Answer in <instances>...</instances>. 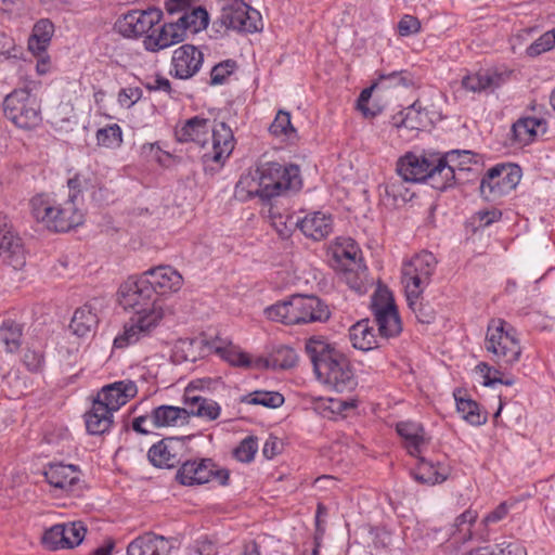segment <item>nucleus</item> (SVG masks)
I'll return each instance as SVG.
<instances>
[{"mask_svg": "<svg viewBox=\"0 0 555 555\" xmlns=\"http://www.w3.org/2000/svg\"><path fill=\"white\" fill-rule=\"evenodd\" d=\"M305 350L313 365L317 379L336 392L352 391L357 377L348 358L325 338L310 337Z\"/></svg>", "mask_w": 555, "mask_h": 555, "instance_id": "nucleus-1", "label": "nucleus"}, {"mask_svg": "<svg viewBox=\"0 0 555 555\" xmlns=\"http://www.w3.org/2000/svg\"><path fill=\"white\" fill-rule=\"evenodd\" d=\"M33 217L47 229L66 232L83 222V214L76 206V195L60 198L57 194L41 193L30 199Z\"/></svg>", "mask_w": 555, "mask_h": 555, "instance_id": "nucleus-2", "label": "nucleus"}, {"mask_svg": "<svg viewBox=\"0 0 555 555\" xmlns=\"http://www.w3.org/2000/svg\"><path fill=\"white\" fill-rule=\"evenodd\" d=\"M266 317L285 325H300L325 322L331 312L325 302L317 296L295 294L264 309Z\"/></svg>", "mask_w": 555, "mask_h": 555, "instance_id": "nucleus-3", "label": "nucleus"}, {"mask_svg": "<svg viewBox=\"0 0 555 555\" xmlns=\"http://www.w3.org/2000/svg\"><path fill=\"white\" fill-rule=\"evenodd\" d=\"M256 177L262 188L263 201L289 191H299L302 186L300 168L294 164L259 160L256 164Z\"/></svg>", "mask_w": 555, "mask_h": 555, "instance_id": "nucleus-4", "label": "nucleus"}, {"mask_svg": "<svg viewBox=\"0 0 555 555\" xmlns=\"http://www.w3.org/2000/svg\"><path fill=\"white\" fill-rule=\"evenodd\" d=\"M396 170L404 182H426L433 189L443 191L439 154L408 152L398 159Z\"/></svg>", "mask_w": 555, "mask_h": 555, "instance_id": "nucleus-5", "label": "nucleus"}, {"mask_svg": "<svg viewBox=\"0 0 555 555\" xmlns=\"http://www.w3.org/2000/svg\"><path fill=\"white\" fill-rule=\"evenodd\" d=\"M2 109L4 117L23 130L35 129L42 121L40 103L27 88L10 92L3 100Z\"/></svg>", "mask_w": 555, "mask_h": 555, "instance_id": "nucleus-6", "label": "nucleus"}, {"mask_svg": "<svg viewBox=\"0 0 555 555\" xmlns=\"http://www.w3.org/2000/svg\"><path fill=\"white\" fill-rule=\"evenodd\" d=\"M164 315V306L134 310V314L125 323L122 332L115 337L114 347L121 349L145 341L153 336Z\"/></svg>", "mask_w": 555, "mask_h": 555, "instance_id": "nucleus-7", "label": "nucleus"}, {"mask_svg": "<svg viewBox=\"0 0 555 555\" xmlns=\"http://www.w3.org/2000/svg\"><path fill=\"white\" fill-rule=\"evenodd\" d=\"M166 10L169 14L181 13L176 22L160 26L159 35H178V31L196 35L205 30L209 24V14L201 5L190 7L189 0H168Z\"/></svg>", "mask_w": 555, "mask_h": 555, "instance_id": "nucleus-8", "label": "nucleus"}, {"mask_svg": "<svg viewBox=\"0 0 555 555\" xmlns=\"http://www.w3.org/2000/svg\"><path fill=\"white\" fill-rule=\"evenodd\" d=\"M486 349L493 354V360L500 367L513 365L519 361L521 348L515 336L504 331V321H493L488 326Z\"/></svg>", "mask_w": 555, "mask_h": 555, "instance_id": "nucleus-9", "label": "nucleus"}, {"mask_svg": "<svg viewBox=\"0 0 555 555\" xmlns=\"http://www.w3.org/2000/svg\"><path fill=\"white\" fill-rule=\"evenodd\" d=\"M437 266L433 253L422 251L402 266V283L406 297L420 298L425 287L430 283Z\"/></svg>", "mask_w": 555, "mask_h": 555, "instance_id": "nucleus-10", "label": "nucleus"}, {"mask_svg": "<svg viewBox=\"0 0 555 555\" xmlns=\"http://www.w3.org/2000/svg\"><path fill=\"white\" fill-rule=\"evenodd\" d=\"M520 179L521 169L518 165L512 163L498 164L491 167L481 179V196L489 202L496 201L513 191Z\"/></svg>", "mask_w": 555, "mask_h": 555, "instance_id": "nucleus-11", "label": "nucleus"}, {"mask_svg": "<svg viewBox=\"0 0 555 555\" xmlns=\"http://www.w3.org/2000/svg\"><path fill=\"white\" fill-rule=\"evenodd\" d=\"M219 22L229 30L254 34L263 28L260 13L243 0H221Z\"/></svg>", "mask_w": 555, "mask_h": 555, "instance_id": "nucleus-12", "label": "nucleus"}, {"mask_svg": "<svg viewBox=\"0 0 555 555\" xmlns=\"http://www.w3.org/2000/svg\"><path fill=\"white\" fill-rule=\"evenodd\" d=\"M189 423V414L184 408L163 404L153 408L150 413L133 418L132 429L147 435L153 429L182 426Z\"/></svg>", "mask_w": 555, "mask_h": 555, "instance_id": "nucleus-13", "label": "nucleus"}, {"mask_svg": "<svg viewBox=\"0 0 555 555\" xmlns=\"http://www.w3.org/2000/svg\"><path fill=\"white\" fill-rule=\"evenodd\" d=\"M119 302L125 308L139 310L152 306H164V300L155 294L147 276H130L118 291Z\"/></svg>", "mask_w": 555, "mask_h": 555, "instance_id": "nucleus-14", "label": "nucleus"}, {"mask_svg": "<svg viewBox=\"0 0 555 555\" xmlns=\"http://www.w3.org/2000/svg\"><path fill=\"white\" fill-rule=\"evenodd\" d=\"M371 309L383 337H395L402 331L401 320L393 298L387 289H378L372 296Z\"/></svg>", "mask_w": 555, "mask_h": 555, "instance_id": "nucleus-15", "label": "nucleus"}, {"mask_svg": "<svg viewBox=\"0 0 555 555\" xmlns=\"http://www.w3.org/2000/svg\"><path fill=\"white\" fill-rule=\"evenodd\" d=\"M212 146L203 154L202 159L207 168L211 163L221 167L234 150L235 140L232 129L224 122L218 121L210 126Z\"/></svg>", "mask_w": 555, "mask_h": 555, "instance_id": "nucleus-16", "label": "nucleus"}, {"mask_svg": "<svg viewBox=\"0 0 555 555\" xmlns=\"http://www.w3.org/2000/svg\"><path fill=\"white\" fill-rule=\"evenodd\" d=\"M474 154L467 150H452L443 155L439 154V166L443 191L453 188L462 180V173L470 170Z\"/></svg>", "mask_w": 555, "mask_h": 555, "instance_id": "nucleus-17", "label": "nucleus"}, {"mask_svg": "<svg viewBox=\"0 0 555 555\" xmlns=\"http://www.w3.org/2000/svg\"><path fill=\"white\" fill-rule=\"evenodd\" d=\"M201 383V380L191 382L185 388L183 395L185 410L189 414V418L191 416H198L215 421L219 417L221 408L216 401L197 393Z\"/></svg>", "mask_w": 555, "mask_h": 555, "instance_id": "nucleus-18", "label": "nucleus"}, {"mask_svg": "<svg viewBox=\"0 0 555 555\" xmlns=\"http://www.w3.org/2000/svg\"><path fill=\"white\" fill-rule=\"evenodd\" d=\"M163 12L156 8L146 11H135L127 14L124 18L120 35H159V28L155 26L160 22Z\"/></svg>", "mask_w": 555, "mask_h": 555, "instance_id": "nucleus-19", "label": "nucleus"}, {"mask_svg": "<svg viewBox=\"0 0 555 555\" xmlns=\"http://www.w3.org/2000/svg\"><path fill=\"white\" fill-rule=\"evenodd\" d=\"M203 53L193 44H183L173 51L171 75L179 79L193 77L202 67Z\"/></svg>", "mask_w": 555, "mask_h": 555, "instance_id": "nucleus-20", "label": "nucleus"}, {"mask_svg": "<svg viewBox=\"0 0 555 555\" xmlns=\"http://www.w3.org/2000/svg\"><path fill=\"white\" fill-rule=\"evenodd\" d=\"M137 393L135 383L124 379L103 386L94 399L101 401L102 405H107L111 411L116 412Z\"/></svg>", "mask_w": 555, "mask_h": 555, "instance_id": "nucleus-21", "label": "nucleus"}, {"mask_svg": "<svg viewBox=\"0 0 555 555\" xmlns=\"http://www.w3.org/2000/svg\"><path fill=\"white\" fill-rule=\"evenodd\" d=\"M511 70L489 68L463 77L462 86L472 92L493 91L508 81Z\"/></svg>", "mask_w": 555, "mask_h": 555, "instance_id": "nucleus-22", "label": "nucleus"}, {"mask_svg": "<svg viewBox=\"0 0 555 555\" xmlns=\"http://www.w3.org/2000/svg\"><path fill=\"white\" fill-rule=\"evenodd\" d=\"M182 448V439L177 437L164 438L150 448L147 457L155 467L172 468L180 463V451Z\"/></svg>", "mask_w": 555, "mask_h": 555, "instance_id": "nucleus-23", "label": "nucleus"}, {"mask_svg": "<svg viewBox=\"0 0 555 555\" xmlns=\"http://www.w3.org/2000/svg\"><path fill=\"white\" fill-rule=\"evenodd\" d=\"M172 548H175L172 539L145 532L129 543L127 555H169Z\"/></svg>", "mask_w": 555, "mask_h": 555, "instance_id": "nucleus-24", "label": "nucleus"}, {"mask_svg": "<svg viewBox=\"0 0 555 555\" xmlns=\"http://www.w3.org/2000/svg\"><path fill=\"white\" fill-rule=\"evenodd\" d=\"M143 274L147 276L158 297L163 294L178 292L183 284L182 275L171 266H158Z\"/></svg>", "mask_w": 555, "mask_h": 555, "instance_id": "nucleus-25", "label": "nucleus"}, {"mask_svg": "<svg viewBox=\"0 0 555 555\" xmlns=\"http://www.w3.org/2000/svg\"><path fill=\"white\" fill-rule=\"evenodd\" d=\"M44 477L53 488L65 492L73 491L80 480L77 466L64 463L49 464L44 469Z\"/></svg>", "mask_w": 555, "mask_h": 555, "instance_id": "nucleus-26", "label": "nucleus"}, {"mask_svg": "<svg viewBox=\"0 0 555 555\" xmlns=\"http://www.w3.org/2000/svg\"><path fill=\"white\" fill-rule=\"evenodd\" d=\"M416 457L418 459V463L411 474L417 482L434 486L448 479L450 475L448 464L427 460L420 454Z\"/></svg>", "mask_w": 555, "mask_h": 555, "instance_id": "nucleus-27", "label": "nucleus"}, {"mask_svg": "<svg viewBox=\"0 0 555 555\" xmlns=\"http://www.w3.org/2000/svg\"><path fill=\"white\" fill-rule=\"evenodd\" d=\"M398 435L404 441V448L412 456H418L423 447L427 443L425 430L422 424L416 422H399L396 426Z\"/></svg>", "mask_w": 555, "mask_h": 555, "instance_id": "nucleus-28", "label": "nucleus"}, {"mask_svg": "<svg viewBox=\"0 0 555 555\" xmlns=\"http://www.w3.org/2000/svg\"><path fill=\"white\" fill-rule=\"evenodd\" d=\"M300 231L314 241L326 237L333 230V219L330 215L315 211L298 221Z\"/></svg>", "mask_w": 555, "mask_h": 555, "instance_id": "nucleus-29", "label": "nucleus"}, {"mask_svg": "<svg viewBox=\"0 0 555 555\" xmlns=\"http://www.w3.org/2000/svg\"><path fill=\"white\" fill-rule=\"evenodd\" d=\"M209 132V119L195 116L188 119L181 128L176 130V137L180 142H194L204 147Z\"/></svg>", "mask_w": 555, "mask_h": 555, "instance_id": "nucleus-30", "label": "nucleus"}, {"mask_svg": "<svg viewBox=\"0 0 555 555\" xmlns=\"http://www.w3.org/2000/svg\"><path fill=\"white\" fill-rule=\"evenodd\" d=\"M0 258L15 270L22 269L26 262L21 238L12 230L0 236Z\"/></svg>", "mask_w": 555, "mask_h": 555, "instance_id": "nucleus-31", "label": "nucleus"}, {"mask_svg": "<svg viewBox=\"0 0 555 555\" xmlns=\"http://www.w3.org/2000/svg\"><path fill=\"white\" fill-rule=\"evenodd\" d=\"M113 413L107 405H102L101 401L94 399L91 409L85 413L87 431L90 435L107 433L113 425Z\"/></svg>", "mask_w": 555, "mask_h": 555, "instance_id": "nucleus-32", "label": "nucleus"}, {"mask_svg": "<svg viewBox=\"0 0 555 555\" xmlns=\"http://www.w3.org/2000/svg\"><path fill=\"white\" fill-rule=\"evenodd\" d=\"M513 140L519 145H527L538 133L546 132V121L543 118L522 117L512 126Z\"/></svg>", "mask_w": 555, "mask_h": 555, "instance_id": "nucleus-33", "label": "nucleus"}, {"mask_svg": "<svg viewBox=\"0 0 555 555\" xmlns=\"http://www.w3.org/2000/svg\"><path fill=\"white\" fill-rule=\"evenodd\" d=\"M98 324L99 317L96 309L91 304H87L76 309L69 327L75 335L83 337L93 332Z\"/></svg>", "mask_w": 555, "mask_h": 555, "instance_id": "nucleus-34", "label": "nucleus"}, {"mask_svg": "<svg viewBox=\"0 0 555 555\" xmlns=\"http://www.w3.org/2000/svg\"><path fill=\"white\" fill-rule=\"evenodd\" d=\"M352 346L359 350L369 351L377 347V339L373 326L367 319L353 324L349 330Z\"/></svg>", "mask_w": 555, "mask_h": 555, "instance_id": "nucleus-35", "label": "nucleus"}, {"mask_svg": "<svg viewBox=\"0 0 555 555\" xmlns=\"http://www.w3.org/2000/svg\"><path fill=\"white\" fill-rule=\"evenodd\" d=\"M98 185V179L93 175H83L77 173L73 178L68 179V194L67 195H76V206L78 207V199L82 192H90L91 196L95 201H102V188L95 190Z\"/></svg>", "mask_w": 555, "mask_h": 555, "instance_id": "nucleus-36", "label": "nucleus"}, {"mask_svg": "<svg viewBox=\"0 0 555 555\" xmlns=\"http://www.w3.org/2000/svg\"><path fill=\"white\" fill-rule=\"evenodd\" d=\"M197 485L207 483L211 480L220 486L228 485L230 473L225 468L219 467L211 459L198 460Z\"/></svg>", "mask_w": 555, "mask_h": 555, "instance_id": "nucleus-37", "label": "nucleus"}, {"mask_svg": "<svg viewBox=\"0 0 555 555\" xmlns=\"http://www.w3.org/2000/svg\"><path fill=\"white\" fill-rule=\"evenodd\" d=\"M23 325L8 319L0 325V345L7 352H15L22 345Z\"/></svg>", "mask_w": 555, "mask_h": 555, "instance_id": "nucleus-38", "label": "nucleus"}, {"mask_svg": "<svg viewBox=\"0 0 555 555\" xmlns=\"http://www.w3.org/2000/svg\"><path fill=\"white\" fill-rule=\"evenodd\" d=\"M336 259L345 266L346 271H357L362 268L361 250L356 242L347 238L334 253Z\"/></svg>", "mask_w": 555, "mask_h": 555, "instance_id": "nucleus-39", "label": "nucleus"}, {"mask_svg": "<svg viewBox=\"0 0 555 555\" xmlns=\"http://www.w3.org/2000/svg\"><path fill=\"white\" fill-rule=\"evenodd\" d=\"M235 196L241 201H246L255 196L263 199L262 188L256 177V167L241 176L235 185Z\"/></svg>", "mask_w": 555, "mask_h": 555, "instance_id": "nucleus-40", "label": "nucleus"}, {"mask_svg": "<svg viewBox=\"0 0 555 555\" xmlns=\"http://www.w3.org/2000/svg\"><path fill=\"white\" fill-rule=\"evenodd\" d=\"M457 412L474 426H480L487 422V416L481 414L478 403L472 399L459 397L454 393Z\"/></svg>", "mask_w": 555, "mask_h": 555, "instance_id": "nucleus-41", "label": "nucleus"}, {"mask_svg": "<svg viewBox=\"0 0 555 555\" xmlns=\"http://www.w3.org/2000/svg\"><path fill=\"white\" fill-rule=\"evenodd\" d=\"M241 401L247 404L276 409L284 403V397L278 391L256 390L245 395Z\"/></svg>", "mask_w": 555, "mask_h": 555, "instance_id": "nucleus-42", "label": "nucleus"}, {"mask_svg": "<svg viewBox=\"0 0 555 555\" xmlns=\"http://www.w3.org/2000/svg\"><path fill=\"white\" fill-rule=\"evenodd\" d=\"M424 115L421 109L418 102H414L411 106L400 112L399 116L396 117V126L398 128L404 127L406 129H420L424 126Z\"/></svg>", "mask_w": 555, "mask_h": 555, "instance_id": "nucleus-43", "label": "nucleus"}, {"mask_svg": "<svg viewBox=\"0 0 555 555\" xmlns=\"http://www.w3.org/2000/svg\"><path fill=\"white\" fill-rule=\"evenodd\" d=\"M95 137L98 145L106 149H117L122 143V131L117 124L100 128Z\"/></svg>", "mask_w": 555, "mask_h": 555, "instance_id": "nucleus-44", "label": "nucleus"}, {"mask_svg": "<svg viewBox=\"0 0 555 555\" xmlns=\"http://www.w3.org/2000/svg\"><path fill=\"white\" fill-rule=\"evenodd\" d=\"M269 131L274 137H285L293 139L296 137V129L291 122V114L285 111H279L274 120L269 127Z\"/></svg>", "mask_w": 555, "mask_h": 555, "instance_id": "nucleus-45", "label": "nucleus"}, {"mask_svg": "<svg viewBox=\"0 0 555 555\" xmlns=\"http://www.w3.org/2000/svg\"><path fill=\"white\" fill-rule=\"evenodd\" d=\"M216 352L221 356L227 362L234 366L241 367H249L251 365V361L247 353L240 351L236 347L229 346H218L216 347Z\"/></svg>", "mask_w": 555, "mask_h": 555, "instance_id": "nucleus-46", "label": "nucleus"}, {"mask_svg": "<svg viewBox=\"0 0 555 555\" xmlns=\"http://www.w3.org/2000/svg\"><path fill=\"white\" fill-rule=\"evenodd\" d=\"M64 526L65 548L78 546L85 539L87 528L81 521L62 524Z\"/></svg>", "mask_w": 555, "mask_h": 555, "instance_id": "nucleus-47", "label": "nucleus"}, {"mask_svg": "<svg viewBox=\"0 0 555 555\" xmlns=\"http://www.w3.org/2000/svg\"><path fill=\"white\" fill-rule=\"evenodd\" d=\"M402 179L389 181L385 186V194L392 199L393 205L404 204L412 199L413 194L404 188Z\"/></svg>", "mask_w": 555, "mask_h": 555, "instance_id": "nucleus-48", "label": "nucleus"}, {"mask_svg": "<svg viewBox=\"0 0 555 555\" xmlns=\"http://www.w3.org/2000/svg\"><path fill=\"white\" fill-rule=\"evenodd\" d=\"M42 543L51 551L65 548L64 526L57 524L46 530L42 537Z\"/></svg>", "mask_w": 555, "mask_h": 555, "instance_id": "nucleus-49", "label": "nucleus"}, {"mask_svg": "<svg viewBox=\"0 0 555 555\" xmlns=\"http://www.w3.org/2000/svg\"><path fill=\"white\" fill-rule=\"evenodd\" d=\"M257 450V439L253 436H248L234 449L233 455L240 462L249 463L254 460Z\"/></svg>", "mask_w": 555, "mask_h": 555, "instance_id": "nucleus-50", "label": "nucleus"}, {"mask_svg": "<svg viewBox=\"0 0 555 555\" xmlns=\"http://www.w3.org/2000/svg\"><path fill=\"white\" fill-rule=\"evenodd\" d=\"M198 460L186 461L178 469L176 479L183 486L197 485Z\"/></svg>", "mask_w": 555, "mask_h": 555, "instance_id": "nucleus-51", "label": "nucleus"}, {"mask_svg": "<svg viewBox=\"0 0 555 555\" xmlns=\"http://www.w3.org/2000/svg\"><path fill=\"white\" fill-rule=\"evenodd\" d=\"M418 299L420 298L406 297L409 307L415 313L418 322L424 324L433 323L436 318L435 310L428 304L425 305L423 301H418Z\"/></svg>", "mask_w": 555, "mask_h": 555, "instance_id": "nucleus-52", "label": "nucleus"}, {"mask_svg": "<svg viewBox=\"0 0 555 555\" xmlns=\"http://www.w3.org/2000/svg\"><path fill=\"white\" fill-rule=\"evenodd\" d=\"M379 81L380 83H385L386 87H409L414 83V77L408 70H395L389 74H382Z\"/></svg>", "mask_w": 555, "mask_h": 555, "instance_id": "nucleus-53", "label": "nucleus"}, {"mask_svg": "<svg viewBox=\"0 0 555 555\" xmlns=\"http://www.w3.org/2000/svg\"><path fill=\"white\" fill-rule=\"evenodd\" d=\"M236 67V62L233 60H225L215 65L210 72V85L217 86L224 83Z\"/></svg>", "mask_w": 555, "mask_h": 555, "instance_id": "nucleus-54", "label": "nucleus"}, {"mask_svg": "<svg viewBox=\"0 0 555 555\" xmlns=\"http://www.w3.org/2000/svg\"><path fill=\"white\" fill-rule=\"evenodd\" d=\"M183 40L184 37H144L143 47L146 51L158 52Z\"/></svg>", "mask_w": 555, "mask_h": 555, "instance_id": "nucleus-55", "label": "nucleus"}, {"mask_svg": "<svg viewBox=\"0 0 555 555\" xmlns=\"http://www.w3.org/2000/svg\"><path fill=\"white\" fill-rule=\"evenodd\" d=\"M481 373H483V385L487 387H493L495 384H503L506 386H512L514 384L513 378L503 379L499 375L501 371L499 369H493L489 366L487 363H479L477 366Z\"/></svg>", "mask_w": 555, "mask_h": 555, "instance_id": "nucleus-56", "label": "nucleus"}, {"mask_svg": "<svg viewBox=\"0 0 555 555\" xmlns=\"http://www.w3.org/2000/svg\"><path fill=\"white\" fill-rule=\"evenodd\" d=\"M217 553L216 543L207 537H201L188 547V555H216Z\"/></svg>", "mask_w": 555, "mask_h": 555, "instance_id": "nucleus-57", "label": "nucleus"}, {"mask_svg": "<svg viewBox=\"0 0 555 555\" xmlns=\"http://www.w3.org/2000/svg\"><path fill=\"white\" fill-rule=\"evenodd\" d=\"M23 363L30 372H40L44 365V356L41 350L27 349L23 356Z\"/></svg>", "mask_w": 555, "mask_h": 555, "instance_id": "nucleus-58", "label": "nucleus"}, {"mask_svg": "<svg viewBox=\"0 0 555 555\" xmlns=\"http://www.w3.org/2000/svg\"><path fill=\"white\" fill-rule=\"evenodd\" d=\"M554 47L555 37H538V39L527 48V54L529 56H538L543 52L552 50Z\"/></svg>", "mask_w": 555, "mask_h": 555, "instance_id": "nucleus-59", "label": "nucleus"}, {"mask_svg": "<svg viewBox=\"0 0 555 555\" xmlns=\"http://www.w3.org/2000/svg\"><path fill=\"white\" fill-rule=\"evenodd\" d=\"M375 86L376 85H373L372 87L362 90L358 98L357 108L363 114L364 117H374L378 113L377 109H373L367 105Z\"/></svg>", "mask_w": 555, "mask_h": 555, "instance_id": "nucleus-60", "label": "nucleus"}, {"mask_svg": "<svg viewBox=\"0 0 555 555\" xmlns=\"http://www.w3.org/2000/svg\"><path fill=\"white\" fill-rule=\"evenodd\" d=\"M502 218V211L499 209H483L478 210L474 215V220L479 222V227L486 228L492 224L493 222L499 221Z\"/></svg>", "mask_w": 555, "mask_h": 555, "instance_id": "nucleus-61", "label": "nucleus"}, {"mask_svg": "<svg viewBox=\"0 0 555 555\" xmlns=\"http://www.w3.org/2000/svg\"><path fill=\"white\" fill-rule=\"evenodd\" d=\"M142 98V90L138 87L124 88L118 93V102L120 105L131 107Z\"/></svg>", "mask_w": 555, "mask_h": 555, "instance_id": "nucleus-62", "label": "nucleus"}, {"mask_svg": "<svg viewBox=\"0 0 555 555\" xmlns=\"http://www.w3.org/2000/svg\"><path fill=\"white\" fill-rule=\"evenodd\" d=\"M399 35H413L421 31V22L413 15H404L398 23Z\"/></svg>", "mask_w": 555, "mask_h": 555, "instance_id": "nucleus-63", "label": "nucleus"}, {"mask_svg": "<svg viewBox=\"0 0 555 555\" xmlns=\"http://www.w3.org/2000/svg\"><path fill=\"white\" fill-rule=\"evenodd\" d=\"M495 555H526L525 548L515 541H503L496 545Z\"/></svg>", "mask_w": 555, "mask_h": 555, "instance_id": "nucleus-64", "label": "nucleus"}]
</instances>
